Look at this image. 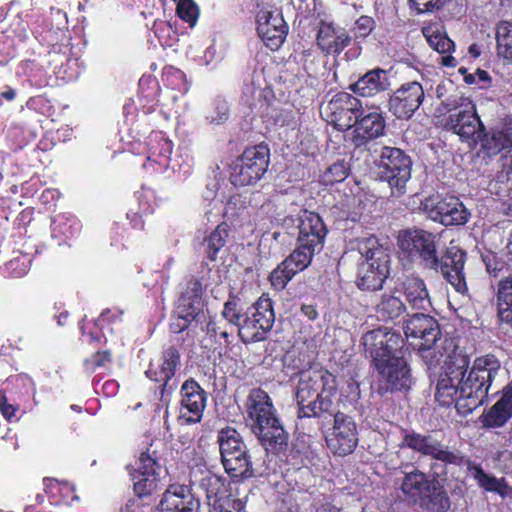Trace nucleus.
Listing matches in <instances>:
<instances>
[{
    "label": "nucleus",
    "mask_w": 512,
    "mask_h": 512,
    "mask_svg": "<svg viewBox=\"0 0 512 512\" xmlns=\"http://www.w3.org/2000/svg\"><path fill=\"white\" fill-rule=\"evenodd\" d=\"M351 42L348 32L331 23L322 22L317 33V45L330 55H339Z\"/></svg>",
    "instance_id": "393cba45"
},
{
    "label": "nucleus",
    "mask_w": 512,
    "mask_h": 512,
    "mask_svg": "<svg viewBox=\"0 0 512 512\" xmlns=\"http://www.w3.org/2000/svg\"><path fill=\"white\" fill-rule=\"evenodd\" d=\"M120 512H145V509L141 504L135 501H129Z\"/></svg>",
    "instance_id": "5fc2aeb1"
},
{
    "label": "nucleus",
    "mask_w": 512,
    "mask_h": 512,
    "mask_svg": "<svg viewBox=\"0 0 512 512\" xmlns=\"http://www.w3.org/2000/svg\"><path fill=\"white\" fill-rule=\"evenodd\" d=\"M469 357L462 351H453L444 361L445 372L437 382L435 398L443 405L456 401L462 413H471L487 399L492 383L500 370V361L491 354L477 357L471 369Z\"/></svg>",
    "instance_id": "f257e3e1"
},
{
    "label": "nucleus",
    "mask_w": 512,
    "mask_h": 512,
    "mask_svg": "<svg viewBox=\"0 0 512 512\" xmlns=\"http://www.w3.org/2000/svg\"><path fill=\"white\" fill-rule=\"evenodd\" d=\"M375 26V21L369 16H361L355 23V34L357 37H366Z\"/></svg>",
    "instance_id": "09e8293b"
},
{
    "label": "nucleus",
    "mask_w": 512,
    "mask_h": 512,
    "mask_svg": "<svg viewBox=\"0 0 512 512\" xmlns=\"http://www.w3.org/2000/svg\"><path fill=\"white\" fill-rule=\"evenodd\" d=\"M390 256L382 247H370L358 269L357 285L362 290L382 288L390 272Z\"/></svg>",
    "instance_id": "9d476101"
},
{
    "label": "nucleus",
    "mask_w": 512,
    "mask_h": 512,
    "mask_svg": "<svg viewBox=\"0 0 512 512\" xmlns=\"http://www.w3.org/2000/svg\"><path fill=\"white\" fill-rule=\"evenodd\" d=\"M222 316L239 331V327L243 323L244 315L240 313L236 300H229L224 304Z\"/></svg>",
    "instance_id": "a18cd8bd"
},
{
    "label": "nucleus",
    "mask_w": 512,
    "mask_h": 512,
    "mask_svg": "<svg viewBox=\"0 0 512 512\" xmlns=\"http://www.w3.org/2000/svg\"><path fill=\"white\" fill-rule=\"evenodd\" d=\"M398 244L402 251L418 255L429 269L440 270L443 277L456 292L465 294L468 290L464 265L466 253L457 246H450L441 257L437 256L436 235L431 232L414 229L399 234Z\"/></svg>",
    "instance_id": "f03ea898"
},
{
    "label": "nucleus",
    "mask_w": 512,
    "mask_h": 512,
    "mask_svg": "<svg viewBox=\"0 0 512 512\" xmlns=\"http://www.w3.org/2000/svg\"><path fill=\"white\" fill-rule=\"evenodd\" d=\"M498 300L508 306H512V275L504 277L498 284Z\"/></svg>",
    "instance_id": "49530a36"
},
{
    "label": "nucleus",
    "mask_w": 512,
    "mask_h": 512,
    "mask_svg": "<svg viewBox=\"0 0 512 512\" xmlns=\"http://www.w3.org/2000/svg\"><path fill=\"white\" fill-rule=\"evenodd\" d=\"M385 129L383 117L377 111H366L357 120L353 131L352 142L355 146H361L369 140L381 136Z\"/></svg>",
    "instance_id": "a878e982"
},
{
    "label": "nucleus",
    "mask_w": 512,
    "mask_h": 512,
    "mask_svg": "<svg viewBox=\"0 0 512 512\" xmlns=\"http://www.w3.org/2000/svg\"><path fill=\"white\" fill-rule=\"evenodd\" d=\"M397 289L391 293H384L376 304V311L382 320H390L399 317L405 311V304L396 296Z\"/></svg>",
    "instance_id": "e433bc0d"
},
{
    "label": "nucleus",
    "mask_w": 512,
    "mask_h": 512,
    "mask_svg": "<svg viewBox=\"0 0 512 512\" xmlns=\"http://www.w3.org/2000/svg\"><path fill=\"white\" fill-rule=\"evenodd\" d=\"M412 162L402 150L394 147H383L380 155L379 168L392 191V195L401 196L406 192V185L411 177Z\"/></svg>",
    "instance_id": "0eeeda50"
},
{
    "label": "nucleus",
    "mask_w": 512,
    "mask_h": 512,
    "mask_svg": "<svg viewBox=\"0 0 512 512\" xmlns=\"http://www.w3.org/2000/svg\"><path fill=\"white\" fill-rule=\"evenodd\" d=\"M364 112L361 101L346 92L333 96L324 110L327 121L343 131L354 127Z\"/></svg>",
    "instance_id": "ddd939ff"
},
{
    "label": "nucleus",
    "mask_w": 512,
    "mask_h": 512,
    "mask_svg": "<svg viewBox=\"0 0 512 512\" xmlns=\"http://www.w3.org/2000/svg\"><path fill=\"white\" fill-rule=\"evenodd\" d=\"M205 406V391L193 379L186 380L181 387L179 420L186 425L200 422Z\"/></svg>",
    "instance_id": "a211bd4d"
},
{
    "label": "nucleus",
    "mask_w": 512,
    "mask_h": 512,
    "mask_svg": "<svg viewBox=\"0 0 512 512\" xmlns=\"http://www.w3.org/2000/svg\"><path fill=\"white\" fill-rule=\"evenodd\" d=\"M404 333L413 349L427 353L423 358L429 366L440 363L442 354L438 357L431 352L441 334L439 324L432 316L424 313L413 314L406 320Z\"/></svg>",
    "instance_id": "423d86ee"
},
{
    "label": "nucleus",
    "mask_w": 512,
    "mask_h": 512,
    "mask_svg": "<svg viewBox=\"0 0 512 512\" xmlns=\"http://www.w3.org/2000/svg\"><path fill=\"white\" fill-rule=\"evenodd\" d=\"M461 106V109H456L449 115L446 127L462 139L476 142L483 134L485 127L476 113L475 106L470 101Z\"/></svg>",
    "instance_id": "dca6fc26"
},
{
    "label": "nucleus",
    "mask_w": 512,
    "mask_h": 512,
    "mask_svg": "<svg viewBox=\"0 0 512 512\" xmlns=\"http://www.w3.org/2000/svg\"><path fill=\"white\" fill-rule=\"evenodd\" d=\"M512 416V387L506 386L501 398L482 415V424L487 428L502 427Z\"/></svg>",
    "instance_id": "cd10ccee"
},
{
    "label": "nucleus",
    "mask_w": 512,
    "mask_h": 512,
    "mask_svg": "<svg viewBox=\"0 0 512 512\" xmlns=\"http://www.w3.org/2000/svg\"><path fill=\"white\" fill-rule=\"evenodd\" d=\"M227 229L223 225H218L207 239V254L210 260L216 259V254L225 245L227 238Z\"/></svg>",
    "instance_id": "79ce46f5"
},
{
    "label": "nucleus",
    "mask_w": 512,
    "mask_h": 512,
    "mask_svg": "<svg viewBox=\"0 0 512 512\" xmlns=\"http://www.w3.org/2000/svg\"><path fill=\"white\" fill-rule=\"evenodd\" d=\"M176 13L180 19L193 27L199 17V8L193 0H179Z\"/></svg>",
    "instance_id": "37998d69"
},
{
    "label": "nucleus",
    "mask_w": 512,
    "mask_h": 512,
    "mask_svg": "<svg viewBox=\"0 0 512 512\" xmlns=\"http://www.w3.org/2000/svg\"><path fill=\"white\" fill-rule=\"evenodd\" d=\"M257 32L267 47L276 50L284 42L288 26L279 11L262 9L257 14Z\"/></svg>",
    "instance_id": "6ab92c4d"
},
{
    "label": "nucleus",
    "mask_w": 512,
    "mask_h": 512,
    "mask_svg": "<svg viewBox=\"0 0 512 512\" xmlns=\"http://www.w3.org/2000/svg\"><path fill=\"white\" fill-rule=\"evenodd\" d=\"M422 33L430 47L440 54L451 53L455 48L441 23H431L423 27Z\"/></svg>",
    "instance_id": "72a5a7b5"
},
{
    "label": "nucleus",
    "mask_w": 512,
    "mask_h": 512,
    "mask_svg": "<svg viewBox=\"0 0 512 512\" xmlns=\"http://www.w3.org/2000/svg\"><path fill=\"white\" fill-rule=\"evenodd\" d=\"M424 89L417 81L402 84L389 99L390 111L399 119L410 118L424 100Z\"/></svg>",
    "instance_id": "2eb2a0df"
},
{
    "label": "nucleus",
    "mask_w": 512,
    "mask_h": 512,
    "mask_svg": "<svg viewBox=\"0 0 512 512\" xmlns=\"http://www.w3.org/2000/svg\"><path fill=\"white\" fill-rule=\"evenodd\" d=\"M274 321L272 301L263 295L244 314L243 323L239 327V336L245 343L261 341L273 327Z\"/></svg>",
    "instance_id": "6e6552de"
},
{
    "label": "nucleus",
    "mask_w": 512,
    "mask_h": 512,
    "mask_svg": "<svg viewBox=\"0 0 512 512\" xmlns=\"http://www.w3.org/2000/svg\"><path fill=\"white\" fill-rule=\"evenodd\" d=\"M110 311H105L101 314V320L104 321V320H108V315H109Z\"/></svg>",
    "instance_id": "338daca9"
},
{
    "label": "nucleus",
    "mask_w": 512,
    "mask_h": 512,
    "mask_svg": "<svg viewBox=\"0 0 512 512\" xmlns=\"http://www.w3.org/2000/svg\"><path fill=\"white\" fill-rule=\"evenodd\" d=\"M365 351L373 358L375 368L390 390H406L412 384L407 361L398 347V335L382 329L368 331L362 338Z\"/></svg>",
    "instance_id": "7ed1b4c3"
},
{
    "label": "nucleus",
    "mask_w": 512,
    "mask_h": 512,
    "mask_svg": "<svg viewBox=\"0 0 512 512\" xmlns=\"http://www.w3.org/2000/svg\"><path fill=\"white\" fill-rule=\"evenodd\" d=\"M110 362L111 353L109 351H101L86 359L84 364L87 370L94 371L96 368L106 367Z\"/></svg>",
    "instance_id": "de8ad7c7"
},
{
    "label": "nucleus",
    "mask_w": 512,
    "mask_h": 512,
    "mask_svg": "<svg viewBox=\"0 0 512 512\" xmlns=\"http://www.w3.org/2000/svg\"><path fill=\"white\" fill-rule=\"evenodd\" d=\"M332 394H318L316 398L307 400L298 405L299 418H322L326 415L333 416L336 412L333 410Z\"/></svg>",
    "instance_id": "473e14b6"
},
{
    "label": "nucleus",
    "mask_w": 512,
    "mask_h": 512,
    "mask_svg": "<svg viewBox=\"0 0 512 512\" xmlns=\"http://www.w3.org/2000/svg\"><path fill=\"white\" fill-rule=\"evenodd\" d=\"M243 509L242 500L232 495H225L210 502V512H243Z\"/></svg>",
    "instance_id": "a19ab883"
},
{
    "label": "nucleus",
    "mask_w": 512,
    "mask_h": 512,
    "mask_svg": "<svg viewBox=\"0 0 512 512\" xmlns=\"http://www.w3.org/2000/svg\"><path fill=\"white\" fill-rule=\"evenodd\" d=\"M496 52L506 63H512V21H500L495 27Z\"/></svg>",
    "instance_id": "c9c22d12"
},
{
    "label": "nucleus",
    "mask_w": 512,
    "mask_h": 512,
    "mask_svg": "<svg viewBox=\"0 0 512 512\" xmlns=\"http://www.w3.org/2000/svg\"><path fill=\"white\" fill-rule=\"evenodd\" d=\"M390 80L388 72L381 68H375L366 72L355 83L350 85V90L362 97H373L388 90Z\"/></svg>",
    "instance_id": "bb28decb"
},
{
    "label": "nucleus",
    "mask_w": 512,
    "mask_h": 512,
    "mask_svg": "<svg viewBox=\"0 0 512 512\" xmlns=\"http://www.w3.org/2000/svg\"><path fill=\"white\" fill-rule=\"evenodd\" d=\"M499 318L502 323L512 326V306L499 303Z\"/></svg>",
    "instance_id": "603ef678"
},
{
    "label": "nucleus",
    "mask_w": 512,
    "mask_h": 512,
    "mask_svg": "<svg viewBox=\"0 0 512 512\" xmlns=\"http://www.w3.org/2000/svg\"><path fill=\"white\" fill-rule=\"evenodd\" d=\"M335 390V379L327 371H307L301 374L296 391L297 404L316 398L318 394H332Z\"/></svg>",
    "instance_id": "aec40b11"
},
{
    "label": "nucleus",
    "mask_w": 512,
    "mask_h": 512,
    "mask_svg": "<svg viewBox=\"0 0 512 512\" xmlns=\"http://www.w3.org/2000/svg\"><path fill=\"white\" fill-rule=\"evenodd\" d=\"M441 64L446 67H455L456 66V59L451 55H445L441 58Z\"/></svg>",
    "instance_id": "13d9d810"
},
{
    "label": "nucleus",
    "mask_w": 512,
    "mask_h": 512,
    "mask_svg": "<svg viewBox=\"0 0 512 512\" xmlns=\"http://www.w3.org/2000/svg\"><path fill=\"white\" fill-rule=\"evenodd\" d=\"M473 471H474V474H473L474 479L477 481V483L480 487L484 488L486 491L496 492L501 495L504 494V492L507 488V485L503 478L499 479L493 475L487 474L479 466L473 467Z\"/></svg>",
    "instance_id": "58836bf2"
},
{
    "label": "nucleus",
    "mask_w": 512,
    "mask_h": 512,
    "mask_svg": "<svg viewBox=\"0 0 512 512\" xmlns=\"http://www.w3.org/2000/svg\"><path fill=\"white\" fill-rule=\"evenodd\" d=\"M315 512H340V509L331 503H323L315 509Z\"/></svg>",
    "instance_id": "6e6d98bb"
},
{
    "label": "nucleus",
    "mask_w": 512,
    "mask_h": 512,
    "mask_svg": "<svg viewBox=\"0 0 512 512\" xmlns=\"http://www.w3.org/2000/svg\"><path fill=\"white\" fill-rule=\"evenodd\" d=\"M180 362V355L174 347L167 348L161 358L156 362H151L146 376L152 381L162 383L163 389L169 388L172 390L174 387L169 385V381L175 374L176 368Z\"/></svg>",
    "instance_id": "b1692460"
},
{
    "label": "nucleus",
    "mask_w": 512,
    "mask_h": 512,
    "mask_svg": "<svg viewBox=\"0 0 512 512\" xmlns=\"http://www.w3.org/2000/svg\"><path fill=\"white\" fill-rule=\"evenodd\" d=\"M464 80L468 84L476 83V73L475 74H468V75H466Z\"/></svg>",
    "instance_id": "0e129e2a"
},
{
    "label": "nucleus",
    "mask_w": 512,
    "mask_h": 512,
    "mask_svg": "<svg viewBox=\"0 0 512 512\" xmlns=\"http://www.w3.org/2000/svg\"><path fill=\"white\" fill-rule=\"evenodd\" d=\"M442 0H410L411 7L417 13L432 12L434 9L439 8Z\"/></svg>",
    "instance_id": "8fccbe9b"
},
{
    "label": "nucleus",
    "mask_w": 512,
    "mask_h": 512,
    "mask_svg": "<svg viewBox=\"0 0 512 512\" xmlns=\"http://www.w3.org/2000/svg\"><path fill=\"white\" fill-rule=\"evenodd\" d=\"M208 331L213 333L214 336H220L226 342H228L229 332L227 330H222L219 326L216 325V323H210L208 325Z\"/></svg>",
    "instance_id": "864d4df0"
},
{
    "label": "nucleus",
    "mask_w": 512,
    "mask_h": 512,
    "mask_svg": "<svg viewBox=\"0 0 512 512\" xmlns=\"http://www.w3.org/2000/svg\"><path fill=\"white\" fill-rule=\"evenodd\" d=\"M434 479L429 478L424 472L417 468L404 472L400 483V489L406 499L415 504L428 490Z\"/></svg>",
    "instance_id": "c85d7f7f"
},
{
    "label": "nucleus",
    "mask_w": 512,
    "mask_h": 512,
    "mask_svg": "<svg viewBox=\"0 0 512 512\" xmlns=\"http://www.w3.org/2000/svg\"><path fill=\"white\" fill-rule=\"evenodd\" d=\"M403 445L445 464L461 465L463 460L458 450L449 448L430 434H407L403 439Z\"/></svg>",
    "instance_id": "4468645a"
},
{
    "label": "nucleus",
    "mask_w": 512,
    "mask_h": 512,
    "mask_svg": "<svg viewBox=\"0 0 512 512\" xmlns=\"http://www.w3.org/2000/svg\"><path fill=\"white\" fill-rule=\"evenodd\" d=\"M407 303L412 309L427 311L431 307L430 297L424 281L415 276H407L400 284Z\"/></svg>",
    "instance_id": "c756f323"
},
{
    "label": "nucleus",
    "mask_w": 512,
    "mask_h": 512,
    "mask_svg": "<svg viewBox=\"0 0 512 512\" xmlns=\"http://www.w3.org/2000/svg\"><path fill=\"white\" fill-rule=\"evenodd\" d=\"M317 252L312 251V247L309 245L298 243L296 249L283 261L284 268L291 269L295 274L303 271L311 263L314 254Z\"/></svg>",
    "instance_id": "4c0bfd02"
},
{
    "label": "nucleus",
    "mask_w": 512,
    "mask_h": 512,
    "mask_svg": "<svg viewBox=\"0 0 512 512\" xmlns=\"http://www.w3.org/2000/svg\"><path fill=\"white\" fill-rule=\"evenodd\" d=\"M199 508V500L188 486L182 484L170 485L157 506L158 512H199Z\"/></svg>",
    "instance_id": "4be33fe9"
},
{
    "label": "nucleus",
    "mask_w": 512,
    "mask_h": 512,
    "mask_svg": "<svg viewBox=\"0 0 512 512\" xmlns=\"http://www.w3.org/2000/svg\"><path fill=\"white\" fill-rule=\"evenodd\" d=\"M294 275L295 273L292 272L291 269L284 268V263L282 262L276 269L271 272L270 281L275 289L282 290Z\"/></svg>",
    "instance_id": "c03bdc74"
},
{
    "label": "nucleus",
    "mask_w": 512,
    "mask_h": 512,
    "mask_svg": "<svg viewBox=\"0 0 512 512\" xmlns=\"http://www.w3.org/2000/svg\"><path fill=\"white\" fill-rule=\"evenodd\" d=\"M0 411L3 417L7 420H10L17 411V408L14 405L7 402L6 394L3 391H0Z\"/></svg>",
    "instance_id": "3c124183"
},
{
    "label": "nucleus",
    "mask_w": 512,
    "mask_h": 512,
    "mask_svg": "<svg viewBox=\"0 0 512 512\" xmlns=\"http://www.w3.org/2000/svg\"><path fill=\"white\" fill-rule=\"evenodd\" d=\"M203 309L202 284L197 279L187 282L185 290L178 299L175 314L184 323L177 324V331L183 330L187 324L194 320Z\"/></svg>",
    "instance_id": "412c9836"
},
{
    "label": "nucleus",
    "mask_w": 512,
    "mask_h": 512,
    "mask_svg": "<svg viewBox=\"0 0 512 512\" xmlns=\"http://www.w3.org/2000/svg\"><path fill=\"white\" fill-rule=\"evenodd\" d=\"M481 152L487 157H493L502 150L512 147V126L504 125L502 128H493L481 137Z\"/></svg>",
    "instance_id": "7c9ffc66"
},
{
    "label": "nucleus",
    "mask_w": 512,
    "mask_h": 512,
    "mask_svg": "<svg viewBox=\"0 0 512 512\" xmlns=\"http://www.w3.org/2000/svg\"><path fill=\"white\" fill-rule=\"evenodd\" d=\"M333 418V426L325 435L327 448L339 457L350 455L359 441L357 424L353 417L340 411H337Z\"/></svg>",
    "instance_id": "9b49d317"
},
{
    "label": "nucleus",
    "mask_w": 512,
    "mask_h": 512,
    "mask_svg": "<svg viewBox=\"0 0 512 512\" xmlns=\"http://www.w3.org/2000/svg\"><path fill=\"white\" fill-rule=\"evenodd\" d=\"M207 118H208V119H210V121H211V122H220V121H222L223 119H225V118H226V113L224 112V113L222 114V116H220V117H219V119H215V118H214V117H212V116H211V117H210V116H208Z\"/></svg>",
    "instance_id": "69168bd1"
},
{
    "label": "nucleus",
    "mask_w": 512,
    "mask_h": 512,
    "mask_svg": "<svg viewBox=\"0 0 512 512\" xmlns=\"http://www.w3.org/2000/svg\"><path fill=\"white\" fill-rule=\"evenodd\" d=\"M201 474L200 479H197L196 472H192L191 476L194 477V482H197L199 487L205 492L208 505L216 498L224 497L222 492L224 490V482L221 477L212 473L208 469L198 470Z\"/></svg>",
    "instance_id": "f704fd0d"
},
{
    "label": "nucleus",
    "mask_w": 512,
    "mask_h": 512,
    "mask_svg": "<svg viewBox=\"0 0 512 512\" xmlns=\"http://www.w3.org/2000/svg\"><path fill=\"white\" fill-rule=\"evenodd\" d=\"M301 310L310 320H314L318 315L316 309L312 305H303Z\"/></svg>",
    "instance_id": "4d7b16f0"
},
{
    "label": "nucleus",
    "mask_w": 512,
    "mask_h": 512,
    "mask_svg": "<svg viewBox=\"0 0 512 512\" xmlns=\"http://www.w3.org/2000/svg\"><path fill=\"white\" fill-rule=\"evenodd\" d=\"M221 461L227 474L244 480L254 476L248 449L236 429L226 427L218 432Z\"/></svg>",
    "instance_id": "39448f33"
},
{
    "label": "nucleus",
    "mask_w": 512,
    "mask_h": 512,
    "mask_svg": "<svg viewBox=\"0 0 512 512\" xmlns=\"http://www.w3.org/2000/svg\"><path fill=\"white\" fill-rule=\"evenodd\" d=\"M349 173V166L344 160H338L330 165L322 174L321 181L324 185H333L344 181Z\"/></svg>",
    "instance_id": "ea45409f"
},
{
    "label": "nucleus",
    "mask_w": 512,
    "mask_h": 512,
    "mask_svg": "<svg viewBox=\"0 0 512 512\" xmlns=\"http://www.w3.org/2000/svg\"><path fill=\"white\" fill-rule=\"evenodd\" d=\"M416 505L428 512H447L451 502L444 486L434 479Z\"/></svg>",
    "instance_id": "2f4dec72"
},
{
    "label": "nucleus",
    "mask_w": 512,
    "mask_h": 512,
    "mask_svg": "<svg viewBox=\"0 0 512 512\" xmlns=\"http://www.w3.org/2000/svg\"><path fill=\"white\" fill-rule=\"evenodd\" d=\"M421 207L430 219L445 226L464 225L470 218L468 209L454 196H430L422 201Z\"/></svg>",
    "instance_id": "f8f14e48"
},
{
    "label": "nucleus",
    "mask_w": 512,
    "mask_h": 512,
    "mask_svg": "<svg viewBox=\"0 0 512 512\" xmlns=\"http://www.w3.org/2000/svg\"><path fill=\"white\" fill-rule=\"evenodd\" d=\"M154 454L155 452H142L131 472L134 490L139 496L148 495L157 488L161 465Z\"/></svg>",
    "instance_id": "f3484780"
},
{
    "label": "nucleus",
    "mask_w": 512,
    "mask_h": 512,
    "mask_svg": "<svg viewBox=\"0 0 512 512\" xmlns=\"http://www.w3.org/2000/svg\"><path fill=\"white\" fill-rule=\"evenodd\" d=\"M500 159H501V161L504 162L503 166H506L507 164L512 166V154H510V155L505 154V155L501 156Z\"/></svg>",
    "instance_id": "680f3d73"
},
{
    "label": "nucleus",
    "mask_w": 512,
    "mask_h": 512,
    "mask_svg": "<svg viewBox=\"0 0 512 512\" xmlns=\"http://www.w3.org/2000/svg\"><path fill=\"white\" fill-rule=\"evenodd\" d=\"M246 411L252 422V431L266 451L275 453L287 446L288 433L276 415L270 396L264 390L250 391Z\"/></svg>",
    "instance_id": "20e7f679"
},
{
    "label": "nucleus",
    "mask_w": 512,
    "mask_h": 512,
    "mask_svg": "<svg viewBox=\"0 0 512 512\" xmlns=\"http://www.w3.org/2000/svg\"><path fill=\"white\" fill-rule=\"evenodd\" d=\"M469 53L472 54L474 57H478L480 55L478 46L476 44L471 45L469 47Z\"/></svg>",
    "instance_id": "e2e57ef3"
},
{
    "label": "nucleus",
    "mask_w": 512,
    "mask_h": 512,
    "mask_svg": "<svg viewBox=\"0 0 512 512\" xmlns=\"http://www.w3.org/2000/svg\"><path fill=\"white\" fill-rule=\"evenodd\" d=\"M476 78L481 82H487L490 80L489 74L486 71L480 69L476 71Z\"/></svg>",
    "instance_id": "bf43d9fd"
},
{
    "label": "nucleus",
    "mask_w": 512,
    "mask_h": 512,
    "mask_svg": "<svg viewBox=\"0 0 512 512\" xmlns=\"http://www.w3.org/2000/svg\"><path fill=\"white\" fill-rule=\"evenodd\" d=\"M53 480L52 479H44V485L46 487H48L50 484H52Z\"/></svg>",
    "instance_id": "774afa93"
},
{
    "label": "nucleus",
    "mask_w": 512,
    "mask_h": 512,
    "mask_svg": "<svg viewBox=\"0 0 512 512\" xmlns=\"http://www.w3.org/2000/svg\"><path fill=\"white\" fill-rule=\"evenodd\" d=\"M298 229V243L309 245L312 251L322 250L327 230L318 214L304 211L299 217Z\"/></svg>",
    "instance_id": "5701e85b"
},
{
    "label": "nucleus",
    "mask_w": 512,
    "mask_h": 512,
    "mask_svg": "<svg viewBox=\"0 0 512 512\" xmlns=\"http://www.w3.org/2000/svg\"><path fill=\"white\" fill-rule=\"evenodd\" d=\"M1 96L3 98H5L6 100L11 101L15 98L16 92L13 89L9 88V89L5 90L4 92H2Z\"/></svg>",
    "instance_id": "052dcab7"
},
{
    "label": "nucleus",
    "mask_w": 512,
    "mask_h": 512,
    "mask_svg": "<svg viewBox=\"0 0 512 512\" xmlns=\"http://www.w3.org/2000/svg\"><path fill=\"white\" fill-rule=\"evenodd\" d=\"M268 150L258 146L246 149L232 166L230 180L235 186H247L256 183L268 167Z\"/></svg>",
    "instance_id": "1a4fd4ad"
}]
</instances>
